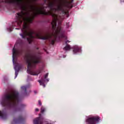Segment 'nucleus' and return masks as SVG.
<instances>
[{
	"label": "nucleus",
	"mask_w": 124,
	"mask_h": 124,
	"mask_svg": "<svg viewBox=\"0 0 124 124\" xmlns=\"http://www.w3.org/2000/svg\"><path fill=\"white\" fill-rule=\"evenodd\" d=\"M8 3H13L16 7H19L21 10L20 13L17 14L16 16L17 20L12 23V27L21 26L23 24V28L21 29L22 33L20 34V36L23 39L27 38L29 44H31L33 41L34 38L43 39V40H49L52 45L55 44L57 38H54L53 30L52 33H47L45 36H42L39 33H35L29 28L28 24L32 23L34 18L37 15H45L48 16L51 15L52 18H56V16L50 11L46 12L38 8H35L33 6H30V10L28 9L27 5L25 4L24 0H6ZM28 36V38H27Z\"/></svg>",
	"instance_id": "f257e3e1"
},
{
	"label": "nucleus",
	"mask_w": 124,
	"mask_h": 124,
	"mask_svg": "<svg viewBox=\"0 0 124 124\" xmlns=\"http://www.w3.org/2000/svg\"><path fill=\"white\" fill-rule=\"evenodd\" d=\"M47 0H44V2L46 4L48 5V8H50V12L52 13V14H54L56 15V18L53 17L52 22H51L52 25V30L53 31V33L52 34L53 36V37L55 39L56 38H65V36L63 35L62 32V27L59 26L57 28V22H58V16L53 13V11H63V4H61L57 6V8H55L54 6H55V3L53 2H50V0H48V3H47Z\"/></svg>",
	"instance_id": "f03ea898"
},
{
	"label": "nucleus",
	"mask_w": 124,
	"mask_h": 124,
	"mask_svg": "<svg viewBox=\"0 0 124 124\" xmlns=\"http://www.w3.org/2000/svg\"><path fill=\"white\" fill-rule=\"evenodd\" d=\"M19 93L16 91L11 92L9 91L2 97L1 104L3 107L6 108H15L16 111H21L22 108L18 106L19 103Z\"/></svg>",
	"instance_id": "7ed1b4c3"
},
{
	"label": "nucleus",
	"mask_w": 124,
	"mask_h": 124,
	"mask_svg": "<svg viewBox=\"0 0 124 124\" xmlns=\"http://www.w3.org/2000/svg\"><path fill=\"white\" fill-rule=\"evenodd\" d=\"M41 59L40 56L36 55V54L33 56L30 55V54L26 55L25 60L27 63H28L27 73L31 75L37 76L41 73V70H38L36 72L33 71V69L35 68L36 66V64L40 62Z\"/></svg>",
	"instance_id": "20e7f679"
},
{
	"label": "nucleus",
	"mask_w": 124,
	"mask_h": 124,
	"mask_svg": "<svg viewBox=\"0 0 124 124\" xmlns=\"http://www.w3.org/2000/svg\"><path fill=\"white\" fill-rule=\"evenodd\" d=\"M24 52H25V50L22 48H21L20 49L19 48H16V44H15L13 48V60H14V59H15V58H16L17 56H20L21 55H23V54L24 53Z\"/></svg>",
	"instance_id": "39448f33"
},
{
	"label": "nucleus",
	"mask_w": 124,
	"mask_h": 124,
	"mask_svg": "<svg viewBox=\"0 0 124 124\" xmlns=\"http://www.w3.org/2000/svg\"><path fill=\"white\" fill-rule=\"evenodd\" d=\"M100 118L98 116H93L86 120L87 124H96L99 123Z\"/></svg>",
	"instance_id": "423d86ee"
},
{
	"label": "nucleus",
	"mask_w": 124,
	"mask_h": 124,
	"mask_svg": "<svg viewBox=\"0 0 124 124\" xmlns=\"http://www.w3.org/2000/svg\"><path fill=\"white\" fill-rule=\"evenodd\" d=\"M48 75H49V73H46L44 78H42L41 80H38V82L40 83L41 86H43L44 88H45V82H49V79L48 78Z\"/></svg>",
	"instance_id": "0eeeda50"
},
{
	"label": "nucleus",
	"mask_w": 124,
	"mask_h": 124,
	"mask_svg": "<svg viewBox=\"0 0 124 124\" xmlns=\"http://www.w3.org/2000/svg\"><path fill=\"white\" fill-rule=\"evenodd\" d=\"M25 121V119L23 118V116L20 115L17 118H14L12 124H18L19 123H23Z\"/></svg>",
	"instance_id": "6e6552de"
},
{
	"label": "nucleus",
	"mask_w": 124,
	"mask_h": 124,
	"mask_svg": "<svg viewBox=\"0 0 124 124\" xmlns=\"http://www.w3.org/2000/svg\"><path fill=\"white\" fill-rule=\"evenodd\" d=\"M73 53L74 54H76V53H79L81 52V48L78 46H75L73 47Z\"/></svg>",
	"instance_id": "1a4fd4ad"
},
{
	"label": "nucleus",
	"mask_w": 124,
	"mask_h": 124,
	"mask_svg": "<svg viewBox=\"0 0 124 124\" xmlns=\"http://www.w3.org/2000/svg\"><path fill=\"white\" fill-rule=\"evenodd\" d=\"M42 120L40 119V117H37L33 120L34 124H42Z\"/></svg>",
	"instance_id": "9d476101"
},
{
	"label": "nucleus",
	"mask_w": 124,
	"mask_h": 124,
	"mask_svg": "<svg viewBox=\"0 0 124 124\" xmlns=\"http://www.w3.org/2000/svg\"><path fill=\"white\" fill-rule=\"evenodd\" d=\"M67 4H64L66 7L67 8H72L73 7V6L71 4L73 2V0H71L70 1H67Z\"/></svg>",
	"instance_id": "9b49d317"
},
{
	"label": "nucleus",
	"mask_w": 124,
	"mask_h": 124,
	"mask_svg": "<svg viewBox=\"0 0 124 124\" xmlns=\"http://www.w3.org/2000/svg\"><path fill=\"white\" fill-rule=\"evenodd\" d=\"M28 88H29L28 86H23L21 87L22 91L23 92L24 95H27V90H28Z\"/></svg>",
	"instance_id": "f8f14e48"
},
{
	"label": "nucleus",
	"mask_w": 124,
	"mask_h": 124,
	"mask_svg": "<svg viewBox=\"0 0 124 124\" xmlns=\"http://www.w3.org/2000/svg\"><path fill=\"white\" fill-rule=\"evenodd\" d=\"M0 117L3 120H5L7 118V115L6 113L0 111Z\"/></svg>",
	"instance_id": "ddd939ff"
},
{
	"label": "nucleus",
	"mask_w": 124,
	"mask_h": 124,
	"mask_svg": "<svg viewBox=\"0 0 124 124\" xmlns=\"http://www.w3.org/2000/svg\"><path fill=\"white\" fill-rule=\"evenodd\" d=\"M15 79H16L17 78V76H18V73L20 71V67H17L16 66L15 67Z\"/></svg>",
	"instance_id": "4468645a"
},
{
	"label": "nucleus",
	"mask_w": 124,
	"mask_h": 124,
	"mask_svg": "<svg viewBox=\"0 0 124 124\" xmlns=\"http://www.w3.org/2000/svg\"><path fill=\"white\" fill-rule=\"evenodd\" d=\"M64 50L67 51L68 50H70V46L69 45H66L65 47H64Z\"/></svg>",
	"instance_id": "2eb2a0df"
},
{
	"label": "nucleus",
	"mask_w": 124,
	"mask_h": 124,
	"mask_svg": "<svg viewBox=\"0 0 124 124\" xmlns=\"http://www.w3.org/2000/svg\"><path fill=\"white\" fill-rule=\"evenodd\" d=\"M17 44H19L21 47H23V45H24V43H23V41H22V40H20V42H18Z\"/></svg>",
	"instance_id": "dca6fc26"
},
{
	"label": "nucleus",
	"mask_w": 124,
	"mask_h": 124,
	"mask_svg": "<svg viewBox=\"0 0 124 124\" xmlns=\"http://www.w3.org/2000/svg\"><path fill=\"white\" fill-rule=\"evenodd\" d=\"M39 9H41L42 10H43V11H45L46 12V10H45V8H47V7H44V6H42L41 8H38Z\"/></svg>",
	"instance_id": "f3484780"
},
{
	"label": "nucleus",
	"mask_w": 124,
	"mask_h": 124,
	"mask_svg": "<svg viewBox=\"0 0 124 124\" xmlns=\"http://www.w3.org/2000/svg\"><path fill=\"white\" fill-rule=\"evenodd\" d=\"M45 112V108L43 107H42L41 108V113H44Z\"/></svg>",
	"instance_id": "a211bd4d"
},
{
	"label": "nucleus",
	"mask_w": 124,
	"mask_h": 124,
	"mask_svg": "<svg viewBox=\"0 0 124 124\" xmlns=\"http://www.w3.org/2000/svg\"><path fill=\"white\" fill-rule=\"evenodd\" d=\"M43 124H52L50 121H46Z\"/></svg>",
	"instance_id": "6ab92c4d"
},
{
	"label": "nucleus",
	"mask_w": 124,
	"mask_h": 124,
	"mask_svg": "<svg viewBox=\"0 0 124 124\" xmlns=\"http://www.w3.org/2000/svg\"><path fill=\"white\" fill-rule=\"evenodd\" d=\"M38 103H39V105H42V103H41V100H39L38 101Z\"/></svg>",
	"instance_id": "aec40b11"
},
{
	"label": "nucleus",
	"mask_w": 124,
	"mask_h": 124,
	"mask_svg": "<svg viewBox=\"0 0 124 124\" xmlns=\"http://www.w3.org/2000/svg\"><path fill=\"white\" fill-rule=\"evenodd\" d=\"M68 42H70L69 40H67L66 42H65V44H66V45H67L68 44H67V43Z\"/></svg>",
	"instance_id": "412c9836"
},
{
	"label": "nucleus",
	"mask_w": 124,
	"mask_h": 124,
	"mask_svg": "<svg viewBox=\"0 0 124 124\" xmlns=\"http://www.w3.org/2000/svg\"><path fill=\"white\" fill-rule=\"evenodd\" d=\"M68 13H69L68 11H67L66 12H65V14H68Z\"/></svg>",
	"instance_id": "4be33fe9"
},
{
	"label": "nucleus",
	"mask_w": 124,
	"mask_h": 124,
	"mask_svg": "<svg viewBox=\"0 0 124 124\" xmlns=\"http://www.w3.org/2000/svg\"><path fill=\"white\" fill-rule=\"evenodd\" d=\"M39 110V109L38 108H36V109H35V111L36 112H38Z\"/></svg>",
	"instance_id": "5701e85b"
},
{
	"label": "nucleus",
	"mask_w": 124,
	"mask_h": 124,
	"mask_svg": "<svg viewBox=\"0 0 124 124\" xmlns=\"http://www.w3.org/2000/svg\"><path fill=\"white\" fill-rule=\"evenodd\" d=\"M10 31H12V29L11 28L9 29Z\"/></svg>",
	"instance_id": "b1692460"
},
{
	"label": "nucleus",
	"mask_w": 124,
	"mask_h": 124,
	"mask_svg": "<svg viewBox=\"0 0 124 124\" xmlns=\"http://www.w3.org/2000/svg\"><path fill=\"white\" fill-rule=\"evenodd\" d=\"M34 93H37L36 91H34Z\"/></svg>",
	"instance_id": "393cba45"
},
{
	"label": "nucleus",
	"mask_w": 124,
	"mask_h": 124,
	"mask_svg": "<svg viewBox=\"0 0 124 124\" xmlns=\"http://www.w3.org/2000/svg\"><path fill=\"white\" fill-rule=\"evenodd\" d=\"M36 49H37V50H38V49H39V48L38 47H37Z\"/></svg>",
	"instance_id": "a878e982"
},
{
	"label": "nucleus",
	"mask_w": 124,
	"mask_h": 124,
	"mask_svg": "<svg viewBox=\"0 0 124 124\" xmlns=\"http://www.w3.org/2000/svg\"><path fill=\"white\" fill-rule=\"evenodd\" d=\"M16 30H19V29L16 28Z\"/></svg>",
	"instance_id": "bb28decb"
},
{
	"label": "nucleus",
	"mask_w": 124,
	"mask_h": 124,
	"mask_svg": "<svg viewBox=\"0 0 124 124\" xmlns=\"http://www.w3.org/2000/svg\"><path fill=\"white\" fill-rule=\"evenodd\" d=\"M121 0V1H122V0Z\"/></svg>",
	"instance_id": "cd10ccee"
}]
</instances>
